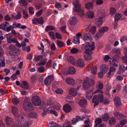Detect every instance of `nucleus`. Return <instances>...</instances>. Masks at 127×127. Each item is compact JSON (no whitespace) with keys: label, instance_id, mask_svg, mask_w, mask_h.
I'll list each match as a JSON object with an SVG mask.
<instances>
[{"label":"nucleus","instance_id":"31","mask_svg":"<svg viewBox=\"0 0 127 127\" xmlns=\"http://www.w3.org/2000/svg\"><path fill=\"white\" fill-rule=\"evenodd\" d=\"M6 37L7 42L9 43H11L12 39V38L13 37L12 34L11 33L7 34L6 35Z\"/></svg>","mask_w":127,"mask_h":127},{"label":"nucleus","instance_id":"60","mask_svg":"<svg viewBox=\"0 0 127 127\" xmlns=\"http://www.w3.org/2000/svg\"><path fill=\"white\" fill-rule=\"evenodd\" d=\"M49 34L50 37L53 39H55L54 33L52 32H49Z\"/></svg>","mask_w":127,"mask_h":127},{"label":"nucleus","instance_id":"41","mask_svg":"<svg viewBox=\"0 0 127 127\" xmlns=\"http://www.w3.org/2000/svg\"><path fill=\"white\" fill-rule=\"evenodd\" d=\"M122 16V15L119 13L116 14L115 15V20L116 21H118L121 18Z\"/></svg>","mask_w":127,"mask_h":127},{"label":"nucleus","instance_id":"13","mask_svg":"<svg viewBox=\"0 0 127 127\" xmlns=\"http://www.w3.org/2000/svg\"><path fill=\"white\" fill-rule=\"evenodd\" d=\"M85 118V117H82L80 116L77 115L76 117L73 119L71 121V122L72 124L74 125L79 120H82Z\"/></svg>","mask_w":127,"mask_h":127},{"label":"nucleus","instance_id":"9","mask_svg":"<svg viewBox=\"0 0 127 127\" xmlns=\"http://www.w3.org/2000/svg\"><path fill=\"white\" fill-rule=\"evenodd\" d=\"M84 40L86 43H89L92 41V38L91 34L85 33L84 35Z\"/></svg>","mask_w":127,"mask_h":127},{"label":"nucleus","instance_id":"49","mask_svg":"<svg viewBox=\"0 0 127 127\" xmlns=\"http://www.w3.org/2000/svg\"><path fill=\"white\" fill-rule=\"evenodd\" d=\"M19 3L20 4L24 6H26L27 4V1L26 0H21Z\"/></svg>","mask_w":127,"mask_h":127},{"label":"nucleus","instance_id":"36","mask_svg":"<svg viewBox=\"0 0 127 127\" xmlns=\"http://www.w3.org/2000/svg\"><path fill=\"white\" fill-rule=\"evenodd\" d=\"M12 111L13 114L15 116L16 115V114L18 112V110L15 106H12Z\"/></svg>","mask_w":127,"mask_h":127},{"label":"nucleus","instance_id":"51","mask_svg":"<svg viewBox=\"0 0 127 127\" xmlns=\"http://www.w3.org/2000/svg\"><path fill=\"white\" fill-rule=\"evenodd\" d=\"M63 127H71V125L70 122L66 121L63 124Z\"/></svg>","mask_w":127,"mask_h":127},{"label":"nucleus","instance_id":"61","mask_svg":"<svg viewBox=\"0 0 127 127\" xmlns=\"http://www.w3.org/2000/svg\"><path fill=\"white\" fill-rule=\"evenodd\" d=\"M103 0H96L95 1L96 4L98 5H99L103 3Z\"/></svg>","mask_w":127,"mask_h":127},{"label":"nucleus","instance_id":"52","mask_svg":"<svg viewBox=\"0 0 127 127\" xmlns=\"http://www.w3.org/2000/svg\"><path fill=\"white\" fill-rule=\"evenodd\" d=\"M79 51L78 50L75 48H72L70 51L71 53L76 54Z\"/></svg>","mask_w":127,"mask_h":127},{"label":"nucleus","instance_id":"35","mask_svg":"<svg viewBox=\"0 0 127 127\" xmlns=\"http://www.w3.org/2000/svg\"><path fill=\"white\" fill-rule=\"evenodd\" d=\"M47 60L46 58H44L41 62L38 63V66H44L45 65Z\"/></svg>","mask_w":127,"mask_h":127},{"label":"nucleus","instance_id":"62","mask_svg":"<svg viewBox=\"0 0 127 127\" xmlns=\"http://www.w3.org/2000/svg\"><path fill=\"white\" fill-rule=\"evenodd\" d=\"M38 20L37 18H35L32 20V23L35 25H36L38 23Z\"/></svg>","mask_w":127,"mask_h":127},{"label":"nucleus","instance_id":"19","mask_svg":"<svg viewBox=\"0 0 127 127\" xmlns=\"http://www.w3.org/2000/svg\"><path fill=\"white\" fill-rule=\"evenodd\" d=\"M85 28V30L86 31H87L88 30L90 32H91L92 33H94L96 30V27L95 26L91 27L90 26H87Z\"/></svg>","mask_w":127,"mask_h":127},{"label":"nucleus","instance_id":"47","mask_svg":"<svg viewBox=\"0 0 127 127\" xmlns=\"http://www.w3.org/2000/svg\"><path fill=\"white\" fill-rule=\"evenodd\" d=\"M23 17L24 18L27 19L28 17L27 12L25 10L23 11Z\"/></svg>","mask_w":127,"mask_h":127},{"label":"nucleus","instance_id":"43","mask_svg":"<svg viewBox=\"0 0 127 127\" xmlns=\"http://www.w3.org/2000/svg\"><path fill=\"white\" fill-rule=\"evenodd\" d=\"M55 29V28L52 26L49 25L47 26L45 29L46 31L48 32L50 30H54Z\"/></svg>","mask_w":127,"mask_h":127},{"label":"nucleus","instance_id":"25","mask_svg":"<svg viewBox=\"0 0 127 127\" xmlns=\"http://www.w3.org/2000/svg\"><path fill=\"white\" fill-rule=\"evenodd\" d=\"M20 87L24 89H27L28 87L27 82L25 81H22L21 83Z\"/></svg>","mask_w":127,"mask_h":127},{"label":"nucleus","instance_id":"28","mask_svg":"<svg viewBox=\"0 0 127 127\" xmlns=\"http://www.w3.org/2000/svg\"><path fill=\"white\" fill-rule=\"evenodd\" d=\"M109 30V28L106 27L100 28L99 30V32L102 33L103 34V33L106 32Z\"/></svg>","mask_w":127,"mask_h":127},{"label":"nucleus","instance_id":"46","mask_svg":"<svg viewBox=\"0 0 127 127\" xmlns=\"http://www.w3.org/2000/svg\"><path fill=\"white\" fill-rule=\"evenodd\" d=\"M55 107L54 106H50L47 109V112L49 113H52L54 110Z\"/></svg>","mask_w":127,"mask_h":127},{"label":"nucleus","instance_id":"38","mask_svg":"<svg viewBox=\"0 0 127 127\" xmlns=\"http://www.w3.org/2000/svg\"><path fill=\"white\" fill-rule=\"evenodd\" d=\"M42 58L43 56L42 55H39L38 56L34 57L33 60L34 62H37V61Z\"/></svg>","mask_w":127,"mask_h":127},{"label":"nucleus","instance_id":"50","mask_svg":"<svg viewBox=\"0 0 127 127\" xmlns=\"http://www.w3.org/2000/svg\"><path fill=\"white\" fill-rule=\"evenodd\" d=\"M19 101L18 99L17 98H13L12 99V102L15 105H17L19 102Z\"/></svg>","mask_w":127,"mask_h":127},{"label":"nucleus","instance_id":"63","mask_svg":"<svg viewBox=\"0 0 127 127\" xmlns=\"http://www.w3.org/2000/svg\"><path fill=\"white\" fill-rule=\"evenodd\" d=\"M38 23L42 24L44 23V21L43 18L42 17H40L38 18Z\"/></svg>","mask_w":127,"mask_h":127},{"label":"nucleus","instance_id":"32","mask_svg":"<svg viewBox=\"0 0 127 127\" xmlns=\"http://www.w3.org/2000/svg\"><path fill=\"white\" fill-rule=\"evenodd\" d=\"M109 118V115L107 113L105 114L102 116V119L103 121H107Z\"/></svg>","mask_w":127,"mask_h":127},{"label":"nucleus","instance_id":"64","mask_svg":"<svg viewBox=\"0 0 127 127\" xmlns=\"http://www.w3.org/2000/svg\"><path fill=\"white\" fill-rule=\"evenodd\" d=\"M122 59L124 63L125 64H127V57H125L123 56L122 57Z\"/></svg>","mask_w":127,"mask_h":127},{"label":"nucleus","instance_id":"44","mask_svg":"<svg viewBox=\"0 0 127 127\" xmlns=\"http://www.w3.org/2000/svg\"><path fill=\"white\" fill-rule=\"evenodd\" d=\"M114 53L117 55H119L121 54L120 49L119 48L114 49L112 50Z\"/></svg>","mask_w":127,"mask_h":127},{"label":"nucleus","instance_id":"23","mask_svg":"<svg viewBox=\"0 0 127 127\" xmlns=\"http://www.w3.org/2000/svg\"><path fill=\"white\" fill-rule=\"evenodd\" d=\"M108 69V66L107 65L104 64L101 65L100 68V71L104 73L106 72Z\"/></svg>","mask_w":127,"mask_h":127},{"label":"nucleus","instance_id":"57","mask_svg":"<svg viewBox=\"0 0 127 127\" xmlns=\"http://www.w3.org/2000/svg\"><path fill=\"white\" fill-rule=\"evenodd\" d=\"M109 123L111 125H113L115 124V120L114 118H112L109 121Z\"/></svg>","mask_w":127,"mask_h":127},{"label":"nucleus","instance_id":"53","mask_svg":"<svg viewBox=\"0 0 127 127\" xmlns=\"http://www.w3.org/2000/svg\"><path fill=\"white\" fill-rule=\"evenodd\" d=\"M102 120L100 118H98L96 119L95 122L97 125H99L102 123Z\"/></svg>","mask_w":127,"mask_h":127},{"label":"nucleus","instance_id":"3","mask_svg":"<svg viewBox=\"0 0 127 127\" xmlns=\"http://www.w3.org/2000/svg\"><path fill=\"white\" fill-rule=\"evenodd\" d=\"M74 5L75 7L74 10L78 12V14L80 16L82 17L84 15V11L81 9V6L78 0H76L74 3Z\"/></svg>","mask_w":127,"mask_h":127},{"label":"nucleus","instance_id":"7","mask_svg":"<svg viewBox=\"0 0 127 127\" xmlns=\"http://www.w3.org/2000/svg\"><path fill=\"white\" fill-rule=\"evenodd\" d=\"M105 14L103 12L102 15L100 17L96 18L95 22L96 25L98 27H100L103 22V18L104 17Z\"/></svg>","mask_w":127,"mask_h":127},{"label":"nucleus","instance_id":"12","mask_svg":"<svg viewBox=\"0 0 127 127\" xmlns=\"http://www.w3.org/2000/svg\"><path fill=\"white\" fill-rule=\"evenodd\" d=\"M103 85L102 83H99L98 85H97L96 86V90L95 91L94 93H103L102 90L103 88Z\"/></svg>","mask_w":127,"mask_h":127},{"label":"nucleus","instance_id":"34","mask_svg":"<svg viewBox=\"0 0 127 127\" xmlns=\"http://www.w3.org/2000/svg\"><path fill=\"white\" fill-rule=\"evenodd\" d=\"M68 71L69 74H72L75 73V70L73 67H70L68 68Z\"/></svg>","mask_w":127,"mask_h":127},{"label":"nucleus","instance_id":"21","mask_svg":"<svg viewBox=\"0 0 127 127\" xmlns=\"http://www.w3.org/2000/svg\"><path fill=\"white\" fill-rule=\"evenodd\" d=\"M84 53L86 54L84 55V57L86 61H88L92 59V58L91 55V54L89 53V52L85 51L84 52Z\"/></svg>","mask_w":127,"mask_h":127},{"label":"nucleus","instance_id":"54","mask_svg":"<svg viewBox=\"0 0 127 127\" xmlns=\"http://www.w3.org/2000/svg\"><path fill=\"white\" fill-rule=\"evenodd\" d=\"M93 5L91 3H88L86 5V7L87 9H90L93 6Z\"/></svg>","mask_w":127,"mask_h":127},{"label":"nucleus","instance_id":"2","mask_svg":"<svg viewBox=\"0 0 127 127\" xmlns=\"http://www.w3.org/2000/svg\"><path fill=\"white\" fill-rule=\"evenodd\" d=\"M25 101L23 104V109L27 111L32 110L33 108L31 102L29 98L25 97L24 99Z\"/></svg>","mask_w":127,"mask_h":127},{"label":"nucleus","instance_id":"5","mask_svg":"<svg viewBox=\"0 0 127 127\" xmlns=\"http://www.w3.org/2000/svg\"><path fill=\"white\" fill-rule=\"evenodd\" d=\"M77 20L76 17H70L68 21V23L69 24L68 27L69 29L72 30L73 27L77 23Z\"/></svg>","mask_w":127,"mask_h":127},{"label":"nucleus","instance_id":"15","mask_svg":"<svg viewBox=\"0 0 127 127\" xmlns=\"http://www.w3.org/2000/svg\"><path fill=\"white\" fill-rule=\"evenodd\" d=\"M66 83L69 85L73 86L75 83V81L72 78H67L66 80Z\"/></svg>","mask_w":127,"mask_h":127},{"label":"nucleus","instance_id":"8","mask_svg":"<svg viewBox=\"0 0 127 127\" xmlns=\"http://www.w3.org/2000/svg\"><path fill=\"white\" fill-rule=\"evenodd\" d=\"M91 86L89 82V79L87 77L85 79L83 83V87L85 90L88 89Z\"/></svg>","mask_w":127,"mask_h":127},{"label":"nucleus","instance_id":"27","mask_svg":"<svg viewBox=\"0 0 127 127\" xmlns=\"http://www.w3.org/2000/svg\"><path fill=\"white\" fill-rule=\"evenodd\" d=\"M76 64L77 65L80 67H83L84 66V63L83 60L81 59L77 60Z\"/></svg>","mask_w":127,"mask_h":127},{"label":"nucleus","instance_id":"37","mask_svg":"<svg viewBox=\"0 0 127 127\" xmlns=\"http://www.w3.org/2000/svg\"><path fill=\"white\" fill-rule=\"evenodd\" d=\"M57 44L60 47H64L65 45V44L64 42L59 40L57 41Z\"/></svg>","mask_w":127,"mask_h":127},{"label":"nucleus","instance_id":"48","mask_svg":"<svg viewBox=\"0 0 127 127\" xmlns=\"http://www.w3.org/2000/svg\"><path fill=\"white\" fill-rule=\"evenodd\" d=\"M17 48L16 46L12 44L10 45L8 47V49L10 51H14Z\"/></svg>","mask_w":127,"mask_h":127},{"label":"nucleus","instance_id":"42","mask_svg":"<svg viewBox=\"0 0 127 127\" xmlns=\"http://www.w3.org/2000/svg\"><path fill=\"white\" fill-rule=\"evenodd\" d=\"M79 38L74 37L73 40V42L76 44H78L80 43Z\"/></svg>","mask_w":127,"mask_h":127},{"label":"nucleus","instance_id":"29","mask_svg":"<svg viewBox=\"0 0 127 127\" xmlns=\"http://www.w3.org/2000/svg\"><path fill=\"white\" fill-rule=\"evenodd\" d=\"M67 58L68 61L72 64L74 65L75 63V61L74 58L72 56H68Z\"/></svg>","mask_w":127,"mask_h":127},{"label":"nucleus","instance_id":"33","mask_svg":"<svg viewBox=\"0 0 127 127\" xmlns=\"http://www.w3.org/2000/svg\"><path fill=\"white\" fill-rule=\"evenodd\" d=\"M9 26V23L7 22H5L4 23L1 24L0 25V28L4 30L5 28Z\"/></svg>","mask_w":127,"mask_h":127},{"label":"nucleus","instance_id":"20","mask_svg":"<svg viewBox=\"0 0 127 127\" xmlns=\"http://www.w3.org/2000/svg\"><path fill=\"white\" fill-rule=\"evenodd\" d=\"M94 93L93 91L91 90H88L86 92V96L88 99H90L93 96Z\"/></svg>","mask_w":127,"mask_h":127},{"label":"nucleus","instance_id":"4","mask_svg":"<svg viewBox=\"0 0 127 127\" xmlns=\"http://www.w3.org/2000/svg\"><path fill=\"white\" fill-rule=\"evenodd\" d=\"M103 99V96L102 94H99L98 95L94 96L92 100V102L94 103V107L97 105L99 102H102Z\"/></svg>","mask_w":127,"mask_h":127},{"label":"nucleus","instance_id":"16","mask_svg":"<svg viewBox=\"0 0 127 127\" xmlns=\"http://www.w3.org/2000/svg\"><path fill=\"white\" fill-rule=\"evenodd\" d=\"M63 109L65 112L68 113L71 110V106L69 104H65L63 107Z\"/></svg>","mask_w":127,"mask_h":127},{"label":"nucleus","instance_id":"30","mask_svg":"<svg viewBox=\"0 0 127 127\" xmlns=\"http://www.w3.org/2000/svg\"><path fill=\"white\" fill-rule=\"evenodd\" d=\"M29 115L31 118L36 119L38 116L37 114L35 112H31L29 114Z\"/></svg>","mask_w":127,"mask_h":127},{"label":"nucleus","instance_id":"10","mask_svg":"<svg viewBox=\"0 0 127 127\" xmlns=\"http://www.w3.org/2000/svg\"><path fill=\"white\" fill-rule=\"evenodd\" d=\"M95 42H92L91 44H87L84 46V48L86 50V51H91L94 50L95 48Z\"/></svg>","mask_w":127,"mask_h":127},{"label":"nucleus","instance_id":"40","mask_svg":"<svg viewBox=\"0 0 127 127\" xmlns=\"http://www.w3.org/2000/svg\"><path fill=\"white\" fill-rule=\"evenodd\" d=\"M115 71V67L112 66L111 67L109 68V71L108 73V77H109L111 74V72Z\"/></svg>","mask_w":127,"mask_h":127},{"label":"nucleus","instance_id":"58","mask_svg":"<svg viewBox=\"0 0 127 127\" xmlns=\"http://www.w3.org/2000/svg\"><path fill=\"white\" fill-rule=\"evenodd\" d=\"M4 19L5 21H10L11 19V18L8 14H6L4 17Z\"/></svg>","mask_w":127,"mask_h":127},{"label":"nucleus","instance_id":"6","mask_svg":"<svg viewBox=\"0 0 127 127\" xmlns=\"http://www.w3.org/2000/svg\"><path fill=\"white\" fill-rule=\"evenodd\" d=\"M31 100L32 103L35 106H39L41 104V100L39 97L37 96H33Z\"/></svg>","mask_w":127,"mask_h":127},{"label":"nucleus","instance_id":"11","mask_svg":"<svg viewBox=\"0 0 127 127\" xmlns=\"http://www.w3.org/2000/svg\"><path fill=\"white\" fill-rule=\"evenodd\" d=\"M53 78V76L51 75L48 76L45 79L44 83L45 85H50L52 81Z\"/></svg>","mask_w":127,"mask_h":127},{"label":"nucleus","instance_id":"14","mask_svg":"<svg viewBox=\"0 0 127 127\" xmlns=\"http://www.w3.org/2000/svg\"><path fill=\"white\" fill-rule=\"evenodd\" d=\"M5 121L6 124L9 127L13 123V120L11 118L8 116L5 118Z\"/></svg>","mask_w":127,"mask_h":127},{"label":"nucleus","instance_id":"24","mask_svg":"<svg viewBox=\"0 0 127 127\" xmlns=\"http://www.w3.org/2000/svg\"><path fill=\"white\" fill-rule=\"evenodd\" d=\"M79 103L80 105L82 107H85L87 105V101L85 99H81Z\"/></svg>","mask_w":127,"mask_h":127},{"label":"nucleus","instance_id":"56","mask_svg":"<svg viewBox=\"0 0 127 127\" xmlns=\"http://www.w3.org/2000/svg\"><path fill=\"white\" fill-rule=\"evenodd\" d=\"M97 68L96 66H94L91 70L92 73L93 74L95 75V74L96 73Z\"/></svg>","mask_w":127,"mask_h":127},{"label":"nucleus","instance_id":"59","mask_svg":"<svg viewBox=\"0 0 127 127\" xmlns=\"http://www.w3.org/2000/svg\"><path fill=\"white\" fill-rule=\"evenodd\" d=\"M115 39V36L113 35H112L111 36L110 38V40L111 43H112L113 42Z\"/></svg>","mask_w":127,"mask_h":127},{"label":"nucleus","instance_id":"39","mask_svg":"<svg viewBox=\"0 0 127 127\" xmlns=\"http://www.w3.org/2000/svg\"><path fill=\"white\" fill-rule=\"evenodd\" d=\"M86 14L87 15L88 17L90 18H92L94 16V13L92 11L88 12Z\"/></svg>","mask_w":127,"mask_h":127},{"label":"nucleus","instance_id":"45","mask_svg":"<svg viewBox=\"0 0 127 127\" xmlns=\"http://www.w3.org/2000/svg\"><path fill=\"white\" fill-rule=\"evenodd\" d=\"M57 125V123L54 122H49V126L50 127H55Z\"/></svg>","mask_w":127,"mask_h":127},{"label":"nucleus","instance_id":"22","mask_svg":"<svg viewBox=\"0 0 127 127\" xmlns=\"http://www.w3.org/2000/svg\"><path fill=\"white\" fill-rule=\"evenodd\" d=\"M114 116L117 119L119 120L123 119L124 117L123 115L117 112H116L114 113Z\"/></svg>","mask_w":127,"mask_h":127},{"label":"nucleus","instance_id":"55","mask_svg":"<svg viewBox=\"0 0 127 127\" xmlns=\"http://www.w3.org/2000/svg\"><path fill=\"white\" fill-rule=\"evenodd\" d=\"M55 92L57 94H61L63 93V91L61 89L58 88L56 90Z\"/></svg>","mask_w":127,"mask_h":127},{"label":"nucleus","instance_id":"1","mask_svg":"<svg viewBox=\"0 0 127 127\" xmlns=\"http://www.w3.org/2000/svg\"><path fill=\"white\" fill-rule=\"evenodd\" d=\"M27 116L22 113L19 114L17 117L18 124L21 127H29V122Z\"/></svg>","mask_w":127,"mask_h":127},{"label":"nucleus","instance_id":"17","mask_svg":"<svg viewBox=\"0 0 127 127\" xmlns=\"http://www.w3.org/2000/svg\"><path fill=\"white\" fill-rule=\"evenodd\" d=\"M114 100L115 105L119 107L121 104V99L119 97H115Z\"/></svg>","mask_w":127,"mask_h":127},{"label":"nucleus","instance_id":"18","mask_svg":"<svg viewBox=\"0 0 127 127\" xmlns=\"http://www.w3.org/2000/svg\"><path fill=\"white\" fill-rule=\"evenodd\" d=\"M20 52V50L17 48L14 51H9V53L11 56H17L19 54Z\"/></svg>","mask_w":127,"mask_h":127},{"label":"nucleus","instance_id":"26","mask_svg":"<svg viewBox=\"0 0 127 127\" xmlns=\"http://www.w3.org/2000/svg\"><path fill=\"white\" fill-rule=\"evenodd\" d=\"M69 93L70 95L74 96H76L78 93L76 89L73 88H72L70 90Z\"/></svg>","mask_w":127,"mask_h":127}]
</instances>
